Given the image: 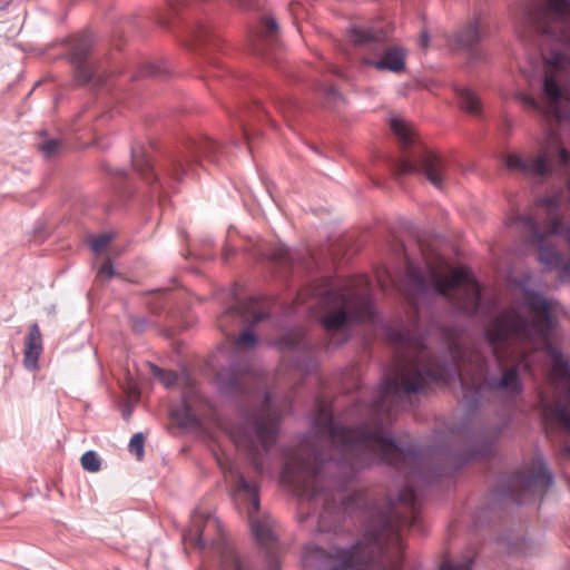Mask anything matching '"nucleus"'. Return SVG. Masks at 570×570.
<instances>
[{"instance_id": "nucleus-1", "label": "nucleus", "mask_w": 570, "mask_h": 570, "mask_svg": "<svg viewBox=\"0 0 570 570\" xmlns=\"http://www.w3.org/2000/svg\"><path fill=\"white\" fill-rule=\"evenodd\" d=\"M389 337L415 348V358L404 361L394 377L384 379L371 402L352 404L348 415L358 419L354 425L336 423L331 406L320 404L312 429L331 453L313 449L284 464V483L302 497L299 521L311 518L312 505H323L317 530L328 538L307 546L303 557L314 570H403L401 532L421 528L415 488L432 485L448 472L431 449L387 435L402 395L421 392L428 381L459 379L462 402L474 411L483 387L508 399L524 392L518 364L469 386L461 374L464 353L456 344L451 346L452 362L439 367L426 360L422 336L391 331Z\"/></svg>"}, {"instance_id": "nucleus-2", "label": "nucleus", "mask_w": 570, "mask_h": 570, "mask_svg": "<svg viewBox=\"0 0 570 570\" xmlns=\"http://www.w3.org/2000/svg\"><path fill=\"white\" fill-rule=\"evenodd\" d=\"M223 154L222 146L207 137L188 138L183 149L165 157L155 168L149 160L147 149L142 144L131 146V165L135 171L150 186L153 194L159 198L183 181L185 176L191 175L205 158L217 163Z\"/></svg>"}, {"instance_id": "nucleus-3", "label": "nucleus", "mask_w": 570, "mask_h": 570, "mask_svg": "<svg viewBox=\"0 0 570 570\" xmlns=\"http://www.w3.org/2000/svg\"><path fill=\"white\" fill-rule=\"evenodd\" d=\"M525 305L538 313L535 320L530 321L514 309H504L488 325L484 336L487 342L497 347L513 338H532L539 334L548 336L557 327V318L552 314L554 302L546 298L535 291L525 292Z\"/></svg>"}, {"instance_id": "nucleus-4", "label": "nucleus", "mask_w": 570, "mask_h": 570, "mask_svg": "<svg viewBox=\"0 0 570 570\" xmlns=\"http://www.w3.org/2000/svg\"><path fill=\"white\" fill-rule=\"evenodd\" d=\"M271 401L272 395L266 392L262 410L247 415L242 424L230 430L233 443L259 474L264 471V459L276 444L279 434V416L271 411Z\"/></svg>"}, {"instance_id": "nucleus-5", "label": "nucleus", "mask_w": 570, "mask_h": 570, "mask_svg": "<svg viewBox=\"0 0 570 570\" xmlns=\"http://www.w3.org/2000/svg\"><path fill=\"white\" fill-rule=\"evenodd\" d=\"M325 308L320 317V324L327 335V347H338L345 344L354 326L371 321L374 307L368 297L346 295L330 291L324 297Z\"/></svg>"}, {"instance_id": "nucleus-6", "label": "nucleus", "mask_w": 570, "mask_h": 570, "mask_svg": "<svg viewBox=\"0 0 570 570\" xmlns=\"http://www.w3.org/2000/svg\"><path fill=\"white\" fill-rule=\"evenodd\" d=\"M409 285L420 295H426L431 288L439 295L445 296L449 292L458 289L454 305L468 316L478 314L481 304V289L475 281H469L468 273L462 268L453 269L448 276L434 275L431 284L419 268L410 267L406 273Z\"/></svg>"}, {"instance_id": "nucleus-7", "label": "nucleus", "mask_w": 570, "mask_h": 570, "mask_svg": "<svg viewBox=\"0 0 570 570\" xmlns=\"http://www.w3.org/2000/svg\"><path fill=\"white\" fill-rule=\"evenodd\" d=\"M347 37L356 48L368 51L361 58L362 65L377 71H405L407 51L402 46H387V35L382 28L354 24L348 29Z\"/></svg>"}, {"instance_id": "nucleus-8", "label": "nucleus", "mask_w": 570, "mask_h": 570, "mask_svg": "<svg viewBox=\"0 0 570 570\" xmlns=\"http://www.w3.org/2000/svg\"><path fill=\"white\" fill-rule=\"evenodd\" d=\"M222 471L235 480L236 498L246 504L250 530L257 542L268 549H273L276 537L266 521L258 519L257 513L261 507L259 487L246 480L234 462L229 459H218Z\"/></svg>"}, {"instance_id": "nucleus-9", "label": "nucleus", "mask_w": 570, "mask_h": 570, "mask_svg": "<svg viewBox=\"0 0 570 570\" xmlns=\"http://www.w3.org/2000/svg\"><path fill=\"white\" fill-rule=\"evenodd\" d=\"M514 18L522 24L538 32L553 35L559 31L554 22L570 18V0H542L540 2H521Z\"/></svg>"}, {"instance_id": "nucleus-10", "label": "nucleus", "mask_w": 570, "mask_h": 570, "mask_svg": "<svg viewBox=\"0 0 570 570\" xmlns=\"http://www.w3.org/2000/svg\"><path fill=\"white\" fill-rule=\"evenodd\" d=\"M395 169L400 175H423L431 185L440 190L443 189L448 178L444 158L423 145L414 147L407 155L397 159Z\"/></svg>"}, {"instance_id": "nucleus-11", "label": "nucleus", "mask_w": 570, "mask_h": 570, "mask_svg": "<svg viewBox=\"0 0 570 570\" xmlns=\"http://www.w3.org/2000/svg\"><path fill=\"white\" fill-rule=\"evenodd\" d=\"M267 317L268 314L264 311L262 301L256 297H248L229 306L219 317L218 323L222 328L229 320L238 325H245L246 328L236 338L235 344L240 348H253L258 343L254 327Z\"/></svg>"}, {"instance_id": "nucleus-12", "label": "nucleus", "mask_w": 570, "mask_h": 570, "mask_svg": "<svg viewBox=\"0 0 570 570\" xmlns=\"http://www.w3.org/2000/svg\"><path fill=\"white\" fill-rule=\"evenodd\" d=\"M554 483V476L543 458L538 460L537 468L529 474L515 472L508 478L507 488L498 491L499 497H507L514 503L523 502L527 492L544 493Z\"/></svg>"}, {"instance_id": "nucleus-13", "label": "nucleus", "mask_w": 570, "mask_h": 570, "mask_svg": "<svg viewBox=\"0 0 570 570\" xmlns=\"http://www.w3.org/2000/svg\"><path fill=\"white\" fill-rule=\"evenodd\" d=\"M94 47V37L90 32H81L71 38L69 58L75 68L76 81L80 85L94 82L102 86L106 76L100 73L97 66L89 59Z\"/></svg>"}, {"instance_id": "nucleus-14", "label": "nucleus", "mask_w": 570, "mask_h": 570, "mask_svg": "<svg viewBox=\"0 0 570 570\" xmlns=\"http://www.w3.org/2000/svg\"><path fill=\"white\" fill-rule=\"evenodd\" d=\"M250 49L254 55L271 62H278L281 43L278 24L274 17H263L250 35Z\"/></svg>"}, {"instance_id": "nucleus-15", "label": "nucleus", "mask_w": 570, "mask_h": 570, "mask_svg": "<svg viewBox=\"0 0 570 570\" xmlns=\"http://www.w3.org/2000/svg\"><path fill=\"white\" fill-rule=\"evenodd\" d=\"M488 36V26L480 14H475L453 33L452 40L459 47L469 52L471 60L478 61L483 59L484 55L476 48V46Z\"/></svg>"}, {"instance_id": "nucleus-16", "label": "nucleus", "mask_w": 570, "mask_h": 570, "mask_svg": "<svg viewBox=\"0 0 570 570\" xmlns=\"http://www.w3.org/2000/svg\"><path fill=\"white\" fill-rule=\"evenodd\" d=\"M252 381L249 371L236 366L222 368L217 374L219 391L226 395H248Z\"/></svg>"}, {"instance_id": "nucleus-17", "label": "nucleus", "mask_w": 570, "mask_h": 570, "mask_svg": "<svg viewBox=\"0 0 570 570\" xmlns=\"http://www.w3.org/2000/svg\"><path fill=\"white\" fill-rule=\"evenodd\" d=\"M208 528H218V520L210 514L195 510L191 514L190 525L184 532L183 538L185 541L203 549L207 544L206 530Z\"/></svg>"}, {"instance_id": "nucleus-18", "label": "nucleus", "mask_w": 570, "mask_h": 570, "mask_svg": "<svg viewBox=\"0 0 570 570\" xmlns=\"http://www.w3.org/2000/svg\"><path fill=\"white\" fill-rule=\"evenodd\" d=\"M505 166L509 170H517L529 176H546L550 170L548 158L544 154L529 158H523L518 154H508Z\"/></svg>"}, {"instance_id": "nucleus-19", "label": "nucleus", "mask_w": 570, "mask_h": 570, "mask_svg": "<svg viewBox=\"0 0 570 570\" xmlns=\"http://www.w3.org/2000/svg\"><path fill=\"white\" fill-rule=\"evenodd\" d=\"M524 224L531 229L533 237L538 243L539 259L548 267H557L561 262V255L557 247L549 240L548 235L538 229L533 218H525Z\"/></svg>"}, {"instance_id": "nucleus-20", "label": "nucleus", "mask_w": 570, "mask_h": 570, "mask_svg": "<svg viewBox=\"0 0 570 570\" xmlns=\"http://www.w3.org/2000/svg\"><path fill=\"white\" fill-rule=\"evenodd\" d=\"M42 353V335L38 323H32L24 338L23 364L32 371L38 367V361Z\"/></svg>"}, {"instance_id": "nucleus-21", "label": "nucleus", "mask_w": 570, "mask_h": 570, "mask_svg": "<svg viewBox=\"0 0 570 570\" xmlns=\"http://www.w3.org/2000/svg\"><path fill=\"white\" fill-rule=\"evenodd\" d=\"M547 351L552 360L551 373L560 382L566 397L570 401V361L552 344H548Z\"/></svg>"}, {"instance_id": "nucleus-22", "label": "nucleus", "mask_w": 570, "mask_h": 570, "mask_svg": "<svg viewBox=\"0 0 570 570\" xmlns=\"http://www.w3.org/2000/svg\"><path fill=\"white\" fill-rule=\"evenodd\" d=\"M171 72V66L167 59L146 61L132 75V78H165Z\"/></svg>"}, {"instance_id": "nucleus-23", "label": "nucleus", "mask_w": 570, "mask_h": 570, "mask_svg": "<svg viewBox=\"0 0 570 570\" xmlns=\"http://www.w3.org/2000/svg\"><path fill=\"white\" fill-rule=\"evenodd\" d=\"M494 443L493 442H481L480 444H476L469 449L464 453L454 454L453 459L455 462H458V465L455 466V470L461 469L463 465H465L468 462L481 459L490 455L493 451Z\"/></svg>"}, {"instance_id": "nucleus-24", "label": "nucleus", "mask_w": 570, "mask_h": 570, "mask_svg": "<svg viewBox=\"0 0 570 570\" xmlns=\"http://www.w3.org/2000/svg\"><path fill=\"white\" fill-rule=\"evenodd\" d=\"M462 109L471 115H479L482 109L481 100L470 88L456 86L454 88Z\"/></svg>"}, {"instance_id": "nucleus-25", "label": "nucleus", "mask_w": 570, "mask_h": 570, "mask_svg": "<svg viewBox=\"0 0 570 570\" xmlns=\"http://www.w3.org/2000/svg\"><path fill=\"white\" fill-rule=\"evenodd\" d=\"M220 570H252L233 547H225L220 554Z\"/></svg>"}, {"instance_id": "nucleus-26", "label": "nucleus", "mask_w": 570, "mask_h": 570, "mask_svg": "<svg viewBox=\"0 0 570 570\" xmlns=\"http://www.w3.org/2000/svg\"><path fill=\"white\" fill-rule=\"evenodd\" d=\"M171 415L181 428H196L199 424L197 415L185 401L180 406L173 410Z\"/></svg>"}, {"instance_id": "nucleus-27", "label": "nucleus", "mask_w": 570, "mask_h": 570, "mask_svg": "<svg viewBox=\"0 0 570 570\" xmlns=\"http://www.w3.org/2000/svg\"><path fill=\"white\" fill-rule=\"evenodd\" d=\"M542 92L550 105L559 104L563 95L562 87L552 75L544 77L542 83Z\"/></svg>"}, {"instance_id": "nucleus-28", "label": "nucleus", "mask_w": 570, "mask_h": 570, "mask_svg": "<svg viewBox=\"0 0 570 570\" xmlns=\"http://www.w3.org/2000/svg\"><path fill=\"white\" fill-rule=\"evenodd\" d=\"M391 129L397 137L400 145L404 150L414 144V138L411 134V130L407 128V125L403 120L399 118L391 119Z\"/></svg>"}, {"instance_id": "nucleus-29", "label": "nucleus", "mask_w": 570, "mask_h": 570, "mask_svg": "<svg viewBox=\"0 0 570 570\" xmlns=\"http://www.w3.org/2000/svg\"><path fill=\"white\" fill-rule=\"evenodd\" d=\"M252 114H257V117L261 119V118H267V112L264 110V108L261 106L259 102H255L253 106H247V107H244L242 114L239 115L240 119H242V127H243V131H244V136H245V139L247 140V144H248V147L252 148V136H253V132L252 130L248 128V125L245 122V116L247 115H252Z\"/></svg>"}, {"instance_id": "nucleus-30", "label": "nucleus", "mask_w": 570, "mask_h": 570, "mask_svg": "<svg viewBox=\"0 0 570 570\" xmlns=\"http://www.w3.org/2000/svg\"><path fill=\"white\" fill-rule=\"evenodd\" d=\"M150 371L166 387L174 386L178 381V374L175 371L164 370L155 364H150Z\"/></svg>"}, {"instance_id": "nucleus-31", "label": "nucleus", "mask_w": 570, "mask_h": 570, "mask_svg": "<svg viewBox=\"0 0 570 570\" xmlns=\"http://www.w3.org/2000/svg\"><path fill=\"white\" fill-rule=\"evenodd\" d=\"M267 257L278 264L285 265L293 259V255L289 248L285 246H276L271 249L267 254Z\"/></svg>"}, {"instance_id": "nucleus-32", "label": "nucleus", "mask_w": 570, "mask_h": 570, "mask_svg": "<svg viewBox=\"0 0 570 570\" xmlns=\"http://www.w3.org/2000/svg\"><path fill=\"white\" fill-rule=\"evenodd\" d=\"M474 559L465 557L461 561L444 560L439 570H473Z\"/></svg>"}, {"instance_id": "nucleus-33", "label": "nucleus", "mask_w": 570, "mask_h": 570, "mask_svg": "<svg viewBox=\"0 0 570 570\" xmlns=\"http://www.w3.org/2000/svg\"><path fill=\"white\" fill-rule=\"evenodd\" d=\"M81 465L88 472H97L100 469V459L95 451H87L81 456Z\"/></svg>"}, {"instance_id": "nucleus-34", "label": "nucleus", "mask_w": 570, "mask_h": 570, "mask_svg": "<svg viewBox=\"0 0 570 570\" xmlns=\"http://www.w3.org/2000/svg\"><path fill=\"white\" fill-rule=\"evenodd\" d=\"M145 438L141 432L135 433L129 442V451L140 461L144 458Z\"/></svg>"}, {"instance_id": "nucleus-35", "label": "nucleus", "mask_w": 570, "mask_h": 570, "mask_svg": "<svg viewBox=\"0 0 570 570\" xmlns=\"http://www.w3.org/2000/svg\"><path fill=\"white\" fill-rule=\"evenodd\" d=\"M553 416L566 430L570 431V409L558 404L553 409Z\"/></svg>"}, {"instance_id": "nucleus-36", "label": "nucleus", "mask_w": 570, "mask_h": 570, "mask_svg": "<svg viewBox=\"0 0 570 570\" xmlns=\"http://www.w3.org/2000/svg\"><path fill=\"white\" fill-rule=\"evenodd\" d=\"M59 147H60L59 140L50 139L40 145V150L47 158H50L57 154Z\"/></svg>"}, {"instance_id": "nucleus-37", "label": "nucleus", "mask_w": 570, "mask_h": 570, "mask_svg": "<svg viewBox=\"0 0 570 570\" xmlns=\"http://www.w3.org/2000/svg\"><path fill=\"white\" fill-rule=\"evenodd\" d=\"M166 295L167 292H159L158 295L154 298V301H150L148 303L149 308L153 313L158 314L164 309Z\"/></svg>"}, {"instance_id": "nucleus-38", "label": "nucleus", "mask_w": 570, "mask_h": 570, "mask_svg": "<svg viewBox=\"0 0 570 570\" xmlns=\"http://www.w3.org/2000/svg\"><path fill=\"white\" fill-rule=\"evenodd\" d=\"M110 242L109 235H100L90 242V247L95 253H100Z\"/></svg>"}, {"instance_id": "nucleus-39", "label": "nucleus", "mask_w": 570, "mask_h": 570, "mask_svg": "<svg viewBox=\"0 0 570 570\" xmlns=\"http://www.w3.org/2000/svg\"><path fill=\"white\" fill-rule=\"evenodd\" d=\"M130 328L135 333H142L147 328L148 321L146 317L130 316Z\"/></svg>"}, {"instance_id": "nucleus-40", "label": "nucleus", "mask_w": 570, "mask_h": 570, "mask_svg": "<svg viewBox=\"0 0 570 570\" xmlns=\"http://www.w3.org/2000/svg\"><path fill=\"white\" fill-rule=\"evenodd\" d=\"M116 275V271L114 267V264L110 259L102 263V265L99 267L97 276L98 277H114Z\"/></svg>"}, {"instance_id": "nucleus-41", "label": "nucleus", "mask_w": 570, "mask_h": 570, "mask_svg": "<svg viewBox=\"0 0 570 570\" xmlns=\"http://www.w3.org/2000/svg\"><path fill=\"white\" fill-rule=\"evenodd\" d=\"M568 226H564L559 219H553L550 225L549 233L552 235H561L564 237V229Z\"/></svg>"}, {"instance_id": "nucleus-42", "label": "nucleus", "mask_w": 570, "mask_h": 570, "mask_svg": "<svg viewBox=\"0 0 570 570\" xmlns=\"http://www.w3.org/2000/svg\"><path fill=\"white\" fill-rule=\"evenodd\" d=\"M229 2L239 9H252L257 7L258 0H229Z\"/></svg>"}, {"instance_id": "nucleus-43", "label": "nucleus", "mask_w": 570, "mask_h": 570, "mask_svg": "<svg viewBox=\"0 0 570 570\" xmlns=\"http://www.w3.org/2000/svg\"><path fill=\"white\" fill-rule=\"evenodd\" d=\"M278 345L281 350L294 351L298 348V343L291 337H283L279 340Z\"/></svg>"}, {"instance_id": "nucleus-44", "label": "nucleus", "mask_w": 570, "mask_h": 570, "mask_svg": "<svg viewBox=\"0 0 570 570\" xmlns=\"http://www.w3.org/2000/svg\"><path fill=\"white\" fill-rule=\"evenodd\" d=\"M210 67L213 69V72L210 73V76H213V77H217V78L223 77V75L219 73L220 71L225 72V73L228 72L227 70L224 69L223 66H220L216 61H210Z\"/></svg>"}, {"instance_id": "nucleus-45", "label": "nucleus", "mask_w": 570, "mask_h": 570, "mask_svg": "<svg viewBox=\"0 0 570 570\" xmlns=\"http://www.w3.org/2000/svg\"><path fill=\"white\" fill-rule=\"evenodd\" d=\"M559 159L563 165H568L570 163V154L566 148H560Z\"/></svg>"}, {"instance_id": "nucleus-46", "label": "nucleus", "mask_w": 570, "mask_h": 570, "mask_svg": "<svg viewBox=\"0 0 570 570\" xmlns=\"http://www.w3.org/2000/svg\"><path fill=\"white\" fill-rule=\"evenodd\" d=\"M429 42H430V36H429L428 31L424 30V31H422V33L420 36V45H421V47L426 48Z\"/></svg>"}, {"instance_id": "nucleus-47", "label": "nucleus", "mask_w": 570, "mask_h": 570, "mask_svg": "<svg viewBox=\"0 0 570 570\" xmlns=\"http://www.w3.org/2000/svg\"><path fill=\"white\" fill-rule=\"evenodd\" d=\"M523 100H524V102H525V104H528L529 106L534 107V108L537 107V101H535V99H534V98H532L531 96H524V97H523Z\"/></svg>"}, {"instance_id": "nucleus-48", "label": "nucleus", "mask_w": 570, "mask_h": 570, "mask_svg": "<svg viewBox=\"0 0 570 570\" xmlns=\"http://www.w3.org/2000/svg\"><path fill=\"white\" fill-rule=\"evenodd\" d=\"M561 60H562V55L561 53H557V55L553 56L551 63L553 66H558Z\"/></svg>"}, {"instance_id": "nucleus-49", "label": "nucleus", "mask_w": 570, "mask_h": 570, "mask_svg": "<svg viewBox=\"0 0 570 570\" xmlns=\"http://www.w3.org/2000/svg\"><path fill=\"white\" fill-rule=\"evenodd\" d=\"M564 239L569 243L570 245V226H568L566 229H564Z\"/></svg>"}, {"instance_id": "nucleus-50", "label": "nucleus", "mask_w": 570, "mask_h": 570, "mask_svg": "<svg viewBox=\"0 0 570 570\" xmlns=\"http://www.w3.org/2000/svg\"><path fill=\"white\" fill-rule=\"evenodd\" d=\"M114 174H115V175H118V176H120V177H125L126 171H125L124 169H116Z\"/></svg>"}, {"instance_id": "nucleus-51", "label": "nucleus", "mask_w": 570, "mask_h": 570, "mask_svg": "<svg viewBox=\"0 0 570 570\" xmlns=\"http://www.w3.org/2000/svg\"><path fill=\"white\" fill-rule=\"evenodd\" d=\"M297 6H298V4H296V3H294V2H292V3H291V10H292V12H295V10H296V7H297Z\"/></svg>"}, {"instance_id": "nucleus-52", "label": "nucleus", "mask_w": 570, "mask_h": 570, "mask_svg": "<svg viewBox=\"0 0 570 570\" xmlns=\"http://www.w3.org/2000/svg\"><path fill=\"white\" fill-rule=\"evenodd\" d=\"M130 413H131V411H130V410L125 411V412H124V417H128V416L130 415Z\"/></svg>"}, {"instance_id": "nucleus-53", "label": "nucleus", "mask_w": 570, "mask_h": 570, "mask_svg": "<svg viewBox=\"0 0 570 570\" xmlns=\"http://www.w3.org/2000/svg\"><path fill=\"white\" fill-rule=\"evenodd\" d=\"M224 259H225V261H228V254H227V253L225 254Z\"/></svg>"}]
</instances>
